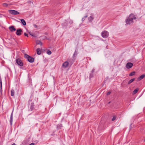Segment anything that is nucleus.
<instances>
[{"label": "nucleus", "instance_id": "nucleus-1", "mask_svg": "<svg viewBox=\"0 0 145 145\" xmlns=\"http://www.w3.org/2000/svg\"><path fill=\"white\" fill-rule=\"evenodd\" d=\"M137 16L133 13H131L127 17L125 22L127 25H132L136 20Z\"/></svg>", "mask_w": 145, "mask_h": 145}, {"label": "nucleus", "instance_id": "nucleus-2", "mask_svg": "<svg viewBox=\"0 0 145 145\" xmlns=\"http://www.w3.org/2000/svg\"><path fill=\"white\" fill-rule=\"evenodd\" d=\"M24 57L27 59L29 62L31 63H32L34 61V59L33 58L31 57L26 54H24Z\"/></svg>", "mask_w": 145, "mask_h": 145}, {"label": "nucleus", "instance_id": "nucleus-3", "mask_svg": "<svg viewBox=\"0 0 145 145\" xmlns=\"http://www.w3.org/2000/svg\"><path fill=\"white\" fill-rule=\"evenodd\" d=\"M8 11L10 14L12 15H17L20 13L19 12L15 10H10Z\"/></svg>", "mask_w": 145, "mask_h": 145}, {"label": "nucleus", "instance_id": "nucleus-4", "mask_svg": "<svg viewBox=\"0 0 145 145\" xmlns=\"http://www.w3.org/2000/svg\"><path fill=\"white\" fill-rule=\"evenodd\" d=\"M101 35L103 38H106L109 35V33L107 31H105L101 33Z\"/></svg>", "mask_w": 145, "mask_h": 145}, {"label": "nucleus", "instance_id": "nucleus-5", "mask_svg": "<svg viewBox=\"0 0 145 145\" xmlns=\"http://www.w3.org/2000/svg\"><path fill=\"white\" fill-rule=\"evenodd\" d=\"M16 62L19 65L22 66L23 64V63L22 62V61L19 59H16Z\"/></svg>", "mask_w": 145, "mask_h": 145}, {"label": "nucleus", "instance_id": "nucleus-6", "mask_svg": "<svg viewBox=\"0 0 145 145\" xmlns=\"http://www.w3.org/2000/svg\"><path fill=\"white\" fill-rule=\"evenodd\" d=\"M133 65V64L132 63L129 62L126 64V67L127 69H130L131 68Z\"/></svg>", "mask_w": 145, "mask_h": 145}, {"label": "nucleus", "instance_id": "nucleus-7", "mask_svg": "<svg viewBox=\"0 0 145 145\" xmlns=\"http://www.w3.org/2000/svg\"><path fill=\"white\" fill-rule=\"evenodd\" d=\"M22 31L21 29H18L16 32V34L18 35H20L21 33L22 32Z\"/></svg>", "mask_w": 145, "mask_h": 145}, {"label": "nucleus", "instance_id": "nucleus-8", "mask_svg": "<svg viewBox=\"0 0 145 145\" xmlns=\"http://www.w3.org/2000/svg\"><path fill=\"white\" fill-rule=\"evenodd\" d=\"M69 63L67 61L65 62L63 64L62 66L64 68H67L68 66Z\"/></svg>", "mask_w": 145, "mask_h": 145}, {"label": "nucleus", "instance_id": "nucleus-9", "mask_svg": "<svg viewBox=\"0 0 145 145\" xmlns=\"http://www.w3.org/2000/svg\"><path fill=\"white\" fill-rule=\"evenodd\" d=\"M9 29L10 31L11 32L15 31L16 30V29L14 27V26H10L9 27Z\"/></svg>", "mask_w": 145, "mask_h": 145}, {"label": "nucleus", "instance_id": "nucleus-10", "mask_svg": "<svg viewBox=\"0 0 145 145\" xmlns=\"http://www.w3.org/2000/svg\"><path fill=\"white\" fill-rule=\"evenodd\" d=\"M42 49L40 48H38L37 50V53L38 55H40L41 54Z\"/></svg>", "mask_w": 145, "mask_h": 145}, {"label": "nucleus", "instance_id": "nucleus-11", "mask_svg": "<svg viewBox=\"0 0 145 145\" xmlns=\"http://www.w3.org/2000/svg\"><path fill=\"white\" fill-rule=\"evenodd\" d=\"M13 121V113H12L11 115L10 118V125H11L12 124Z\"/></svg>", "mask_w": 145, "mask_h": 145}, {"label": "nucleus", "instance_id": "nucleus-12", "mask_svg": "<svg viewBox=\"0 0 145 145\" xmlns=\"http://www.w3.org/2000/svg\"><path fill=\"white\" fill-rule=\"evenodd\" d=\"M145 76V75L142 74L137 79L139 81L143 79Z\"/></svg>", "mask_w": 145, "mask_h": 145}, {"label": "nucleus", "instance_id": "nucleus-13", "mask_svg": "<svg viewBox=\"0 0 145 145\" xmlns=\"http://www.w3.org/2000/svg\"><path fill=\"white\" fill-rule=\"evenodd\" d=\"M12 4H7L6 3H3L2 4V5L4 7H7L8 5H12Z\"/></svg>", "mask_w": 145, "mask_h": 145}, {"label": "nucleus", "instance_id": "nucleus-14", "mask_svg": "<svg viewBox=\"0 0 145 145\" xmlns=\"http://www.w3.org/2000/svg\"><path fill=\"white\" fill-rule=\"evenodd\" d=\"M20 21H21V23L23 25H26V23L24 19H21L20 20Z\"/></svg>", "mask_w": 145, "mask_h": 145}, {"label": "nucleus", "instance_id": "nucleus-15", "mask_svg": "<svg viewBox=\"0 0 145 145\" xmlns=\"http://www.w3.org/2000/svg\"><path fill=\"white\" fill-rule=\"evenodd\" d=\"M36 43L37 44L40 45L41 46L42 45V43L39 40H36Z\"/></svg>", "mask_w": 145, "mask_h": 145}, {"label": "nucleus", "instance_id": "nucleus-16", "mask_svg": "<svg viewBox=\"0 0 145 145\" xmlns=\"http://www.w3.org/2000/svg\"><path fill=\"white\" fill-rule=\"evenodd\" d=\"M0 84H1V86L0 87L1 88V92H2V80L1 78V77L0 76Z\"/></svg>", "mask_w": 145, "mask_h": 145}, {"label": "nucleus", "instance_id": "nucleus-17", "mask_svg": "<svg viewBox=\"0 0 145 145\" xmlns=\"http://www.w3.org/2000/svg\"><path fill=\"white\" fill-rule=\"evenodd\" d=\"M135 78H133L132 79H131L128 82V84H130L132 82L135 80Z\"/></svg>", "mask_w": 145, "mask_h": 145}, {"label": "nucleus", "instance_id": "nucleus-18", "mask_svg": "<svg viewBox=\"0 0 145 145\" xmlns=\"http://www.w3.org/2000/svg\"><path fill=\"white\" fill-rule=\"evenodd\" d=\"M14 89H12L11 91V95L13 96L14 95Z\"/></svg>", "mask_w": 145, "mask_h": 145}, {"label": "nucleus", "instance_id": "nucleus-19", "mask_svg": "<svg viewBox=\"0 0 145 145\" xmlns=\"http://www.w3.org/2000/svg\"><path fill=\"white\" fill-rule=\"evenodd\" d=\"M135 71L129 74V76H133L135 74Z\"/></svg>", "mask_w": 145, "mask_h": 145}, {"label": "nucleus", "instance_id": "nucleus-20", "mask_svg": "<svg viewBox=\"0 0 145 145\" xmlns=\"http://www.w3.org/2000/svg\"><path fill=\"white\" fill-rule=\"evenodd\" d=\"M138 89H136L134 90L133 91V93L134 94L136 93L138 91Z\"/></svg>", "mask_w": 145, "mask_h": 145}, {"label": "nucleus", "instance_id": "nucleus-21", "mask_svg": "<svg viewBox=\"0 0 145 145\" xmlns=\"http://www.w3.org/2000/svg\"><path fill=\"white\" fill-rule=\"evenodd\" d=\"M47 54L48 55H50L51 54L52 52L49 50H48L47 52Z\"/></svg>", "mask_w": 145, "mask_h": 145}, {"label": "nucleus", "instance_id": "nucleus-22", "mask_svg": "<svg viewBox=\"0 0 145 145\" xmlns=\"http://www.w3.org/2000/svg\"><path fill=\"white\" fill-rule=\"evenodd\" d=\"M93 18L92 16H90L89 18V20L90 21L92 20H93Z\"/></svg>", "mask_w": 145, "mask_h": 145}, {"label": "nucleus", "instance_id": "nucleus-23", "mask_svg": "<svg viewBox=\"0 0 145 145\" xmlns=\"http://www.w3.org/2000/svg\"><path fill=\"white\" fill-rule=\"evenodd\" d=\"M116 119V116H114L113 118L112 119V121H114Z\"/></svg>", "mask_w": 145, "mask_h": 145}, {"label": "nucleus", "instance_id": "nucleus-24", "mask_svg": "<svg viewBox=\"0 0 145 145\" xmlns=\"http://www.w3.org/2000/svg\"><path fill=\"white\" fill-rule=\"evenodd\" d=\"M24 35L25 36H27V37H28V34L27 33H24Z\"/></svg>", "mask_w": 145, "mask_h": 145}, {"label": "nucleus", "instance_id": "nucleus-25", "mask_svg": "<svg viewBox=\"0 0 145 145\" xmlns=\"http://www.w3.org/2000/svg\"><path fill=\"white\" fill-rule=\"evenodd\" d=\"M29 33L30 34V35H31L32 36H33V35L31 33V32H29Z\"/></svg>", "mask_w": 145, "mask_h": 145}, {"label": "nucleus", "instance_id": "nucleus-26", "mask_svg": "<svg viewBox=\"0 0 145 145\" xmlns=\"http://www.w3.org/2000/svg\"><path fill=\"white\" fill-rule=\"evenodd\" d=\"M33 26L35 28H37V25L35 24H34Z\"/></svg>", "mask_w": 145, "mask_h": 145}, {"label": "nucleus", "instance_id": "nucleus-27", "mask_svg": "<svg viewBox=\"0 0 145 145\" xmlns=\"http://www.w3.org/2000/svg\"><path fill=\"white\" fill-rule=\"evenodd\" d=\"M110 93V91H109L107 93V95H109Z\"/></svg>", "mask_w": 145, "mask_h": 145}, {"label": "nucleus", "instance_id": "nucleus-28", "mask_svg": "<svg viewBox=\"0 0 145 145\" xmlns=\"http://www.w3.org/2000/svg\"><path fill=\"white\" fill-rule=\"evenodd\" d=\"M29 145H34V144L33 143H31Z\"/></svg>", "mask_w": 145, "mask_h": 145}, {"label": "nucleus", "instance_id": "nucleus-29", "mask_svg": "<svg viewBox=\"0 0 145 145\" xmlns=\"http://www.w3.org/2000/svg\"><path fill=\"white\" fill-rule=\"evenodd\" d=\"M12 145H16V144L15 143H14L12 144Z\"/></svg>", "mask_w": 145, "mask_h": 145}, {"label": "nucleus", "instance_id": "nucleus-30", "mask_svg": "<svg viewBox=\"0 0 145 145\" xmlns=\"http://www.w3.org/2000/svg\"><path fill=\"white\" fill-rule=\"evenodd\" d=\"M85 18H87V16H86L85 17Z\"/></svg>", "mask_w": 145, "mask_h": 145}, {"label": "nucleus", "instance_id": "nucleus-31", "mask_svg": "<svg viewBox=\"0 0 145 145\" xmlns=\"http://www.w3.org/2000/svg\"><path fill=\"white\" fill-rule=\"evenodd\" d=\"M84 18H82V20H84Z\"/></svg>", "mask_w": 145, "mask_h": 145}, {"label": "nucleus", "instance_id": "nucleus-32", "mask_svg": "<svg viewBox=\"0 0 145 145\" xmlns=\"http://www.w3.org/2000/svg\"><path fill=\"white\" fill-rule=\"evenodd\" d=\"M84 18H82V20H84Z\"/></svg>", "mask_w": 145, "mask_h": 145}, {"label": "nucleus", "instance_id": "nucleus-33", "mask_svg": "<svg viewBox=\"0 0 145 145\" xmlns=\"http://www.w3.org/2000/svg\"><path fill=\"white\" fill-rule=\"evenodd\" d=\"M144 141L145 142V139H144Z\"/></svg>", "mask_w": 145, "mask_h": 145}, {"label": "nucleus", "instance_id": "nucleus-34", "mask_svg": "<svg viewBox=\"0 0 145 145\" xmlns=\"http://www.w3.org/2000/svg\"><path fill=\"white\" fill-rule=\"evenodd\" d=\"M110 103V102H109L108 103Z\"/></svg>", "mask_w": 145, "mask_h": 145}]
</instances>
